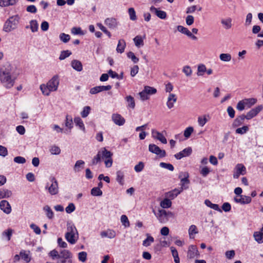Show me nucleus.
I'll list each match as a JSON object with an SVG mask.
<instances>
[{
  "mask_svg": "<svg viewBox=\"0 0 263 263\" xmlns=\"http://www.w3.org/2000/svg\"><path fill=\"white\" fill-rule=\"evenodd\" d=\"M127 57L130 59L134 63H137L138 62L139 59L135 56V54L133 52H128L127 54Z\"/></svg>",
  "mask_w": 263,
  "mask_h": 263,
  "instance_id": "6e6d98bb",
  "label": "nucleus"
},
{
  "mask_svg": "<svg viewBox=\"0 0 263 263\" xmlns=\"http://www.w3.org/2000/svg\"><path fill=\"white\" fill-rule=\"evenodd\" d=\"M20 18L18 15L10 17L4 24L3 30L6 32H9L17 28Z\"/></svg>",
  "mask_w": 263,
  "mask_h": 263,
  "instance_id": "20e7f679",
  "label": "nucleus"
},
{
  "mask_svg": "<svg viewBox=\"0 0 263 263\" xmlns=\"http://www.w3.org/2000/svg\"><path fill=\"white\" fill-rule=\"evenodd\" d=\"M91 194L94 196H99L102 195V192L99 187H93L91 190Z\"/></svg>",
  "mask_w": 263,
  "mask_h": 263,
  "instance_id": "c03bdc74",
  "label": "nucleus"
},
{
  "mask_svg": "<svg viewBox=\"0 0 263 263\" xmlns=\"http://www.w3.org/2000/svg\"><path fill=\"white\" fill-rule=\"evenodd\" d=\"M43 210L46 212V215L49 219H51L53 218V212L49 206L45 205L44 207Z\"/></svg>",
  "mask_w": 263,
  "mask_h": 263,
  "instance_id": "2f4dec72",
  "label": "nucleus"
},
{
  "mask_svg": "<svg viewBox=\"0 0 263 263\" xmlns=\"http://www.w3.org/2000/svg\"><path fill=\"white\" fill-rule=\"evenodd\" d=\"M49 255L53 259H54L55 258H60V253H59L55 249L49 252Z\"/></svg>",
  "mask_w": 263,
  "mask_h": 263,
  "instance_id": "603ef678",
  "label": "nucleus"
},
{
  "mask_svg": "<svg viewBox=\"0 0 263 263\" xmlns=\"http://www.w3.org/2000/svg\"><path fill=\"white\" fill-rule=\"evenodd\" d=\"M29 253V251H27L24 250L20 251L21 259L25 261L26 263H28L31 260V256Z\"/></svg>",
  "mask_w": 263,
  "mask_h": 263,
  "instance_id": "aec40b11",
  "label": "nucleus"
},
{
  "mask_svg": "<svg viewBox=\"0 0 263 263\" xmlns=\"http://www.w3.org/2000/svg\"><path fill=\"white\" fill-rule=\"evenodd\" d=\"M12 195V192L7 189L0 190V199L8 198Z\"/></svg>",
  "mask_w": 263,
  "mask_h": 263,
  "instance_id": "7c9ffc66",
  "label": "nucleus"
},
{
  "mask_svg": "<svg viewBox=\"0 0 263 263\" xmlns=\"http://www.w3.org/2000/svg\"><path fill=\"white\" fill-rule=\"evenodd\" d=\"M121 221L123 225H124L125 227L129 226V222L127 217L126 215H123L121 216Z\"/></svg>",
  "mask_w": 263,
  "mask_h": 263,
  "instance_id": "13d9d810",
  "label": "nucleus"
},
{
  "mask_svg": "<svg viewBox=\"0 0 263 263\" xmlns=\"http://www.w3.org/2000/svg\"><path fill=\"white\" fill-rule=\"evenodd\" d=\"M177 30L178 31L181 32L183 34H184L187 36L190 33V31L187 28L182 26L179 25L177 27Z\"/></svg>",
  "mask_w": 263,
  "mask_h": 263,
  "instance_id": "864d4df0",
  "label": "nucleus"
},
{
  "mask_svg": "<svg viewBox=\"0 0 263 263\" xmlns=\"http://www.w3.org/2000/svg\"><path fill=\"white\" fill-rule=\"evenodd\" d=\"M172 255L174 258V261L175 263H180V259L178 256V253L175 248L172 247L171 248Z\"/></svg>",
  "mask_w": 263,
  "mask_h": 263,
  "instance_id": "c9c22d12",
  "label": "nucleus"
},
{
  "mask_svg": "<svg viewBox=\"0 0 263 263\" xmlns=\"http://www.w3.org/2000/svg\"><path fill=\"white\" fill-rule=\"evenodd\" d=\"M90 110V107L89 106H85L84 107L83 111L81 112V114L83 118H85L87 117L89 115Z\"/></svg>",
  "mask_w": 263,
  "mask_h": 263,
  "instance_id": "052dcab7",
  "label": "nucleus"
},
{
  "mask_svg": "<svg viewBox=\"0 0 263 263\" xmlns=\"http://www.w3.org/2000/svg\"><path fill=\"white\" fill-rule=\"evenodd\" d=\"M59 84V77L58 76H54L48 81L46 85L44 84L41 85L40 89L44 95L48 96L51 91L57 90Z\"/></svg>",
  "mask_w": 263,
  "mask_h": 263,
  "instance_id": "f03ea898",
  "label": "nucleus"
},
{
  "mask_svg": "<svg viewBox=\"0 0 263 263\" xmlns=\"http://www.w3.org/2000/svg\"><path fill=\"white\" fill-rule=\"evenodd\" d=\"M126 46V43L123 39L119 40L118 41V44L117 45V47L116 49L118 53H122L124 52L125 48Z\"/></svg>",
  "mask_w": 263,
  "mask_h": 263,
  "instance_id": "393cba45",
  "label": "nucleus"
},
{
  "mask_svg": "<svg viewBox=\"0 0 263 263\" xmlns=\"http://www.w3.org/2000/svg\"><path fill=\"white\" fill-rule=\"evenodd\" d=\"M181 192L182 190L175 189L174 190L165 193V209L169 208L171 206V200L175 198Z\"/></svg>",
  "mask_w": 263,
  "mask_h": 263,
  "instance_id": "39448f33",
  "label": "nucleus"
},
{
  "mask_svg": "<svg viewBox=\"0 0 263 263\" xmlns=\"http://www.w3.org/2000/svg\"><path fill=\"white\" fill-rule=\"evenodd\" d=\"M221 22L226 29H229L232 27V19L231 18L222 19Z\"/></svg>",
  "mask_w": 263,
  "mask_h": 263,
  "instance_id": "473e14b6",
  "label": "nucleus"
},
{
  "mask_svg": "<svg viewBox=\"0 0 263 263\" xmlns=\"http://www.w3.org/2000/svg\"><path fill=\"white\" fill-rule=\"evenodd\" d=\"M117 181L121 184H124V173L121 171H118L117 172Z\"/></svg>",
  "mask_w": 263,
  "mask_h": 263,
  "instance_id": "e433bc0d",
  "label": "nucleus"
},
{
  "mask_svg": "<svg viewBox=\"0 0 263 263\" xmlns=\"http://www.w3.org/2000/svg\"><path fill=\"white\" fill-rule=\"evenodd\" d=\"M76 232H77V229L73 225L69 224L67 226V232L65 234V238L71 244L75 243L76 241L74 239Z\"/></svg>",
  "mask_w": 263,
  "mask_h": 263,
  "instance_id": "0eeeda50",
  "label": "nucleus"
},
{
  "mask_svg": "<svg viewBox=\"0 0 263 263\" xmlns=\"http://www.w3.org/2000/svg\"><path fill=\"white\" fill-rule=\"evenodd\" d=\"M177 97L175 94L170 93L167 98L166 102L167 106L171 109L174 107V103L177 101Z\"/></svg>",
  "mask_w": 263,
  "mask_h": 263,
  "instance_id": "dca6fc26",
  "label": "nucleus"
},
{
  "mask_svg": "<svg viewBox=\"0 0 263 263\" xmlns=\"http://www.w3.org/2000/svg\"><path fill=\"white\" fill-rule=\"evenodd\" d=\"M100 235L102 237H107L109 238H113L116 236V232L113 230H108L101 232Z\"/></svg>",
  "mask_w": 263,
  "mask_h": 263,
  "instance_id": "b1692460",
  "label": "nucleus"
},
{
  "mask_svg": "<svg viewBox=\"0 0 263 263\" xmlns=\"http://www.w3.org/2000/svg\"><path fill=\"white\" fill-rule=\"evenodd\" d=\"M262 109V105H258V106L250 110L248 112H247L246 115H245V117L246 119L250 120L255 117Z\"/></svg>",
  "mask_w": 263,
  "mask_h": 263,
  "instance_id": "9b49d317",
  "label": "nucleus"
},
{
  "mask_svg": "<svg viewBox=\"0 0 263 263\" xmlns=\"http://www.w3.org/2000/svg\"><path fill=\"white\" fill-rule=\"evenodd\" d=\"M246 118L245 117V115H241L240 116H238L233 121L232 124V126L233 127H237L241 125H242Z\"/></svg>",
  "mask_w": 263,
  "mask_h": 263,
  "instance_id": "6ab92c4d",
  "label": "nucleus"
},
{
  "mask_svg": "<svg viewBox=\"0 0 263 263\" xmlns=\"http://www.w3.org/2000/svg\"><path fill=\"white\" fill-rule=\"evenodd\" d=\"M152 134L154 138L159 140L162 143H164V137L161 133L156 130H153Z\"/></svg>",
  "mask_w": 263,
  "mask_h": 263,
  "instance_id": "bb28decb",
  "label": "nucleus"
},
{
  "mask_svg": "<svg viewBox=\"0 0 263 263\" xmlns=\"http://www.w3.org/2000/svg\"><path fill=\"white\" fill-rule=\"evenodd\" d=\"M71 54V52L69 50H64L61 52L59 59L60 60H63L66 58L68 57L70 54Z\"/></svg>",
  "mask_w": 263,
  "mask_h": 263,
  "instance_id": "5fc2aeb1",
  "label": "nucleus"
},
{
  "mask_svg": "<svg viewBox=\"0 0 263 263\" xmlns=\"http://www.w3.org/2000/svg\"><path fill=\"white\" fill-rule=\"evenodd\" d=\"M234 201L236 203H240L241 204H248L252 201V199L249 196L241 195L240 198H234Z\"/></svg>",
  "mask_w": 263,
  "mask_h": 263,
  "instance_id": "f3484780",
  "label": "nucleus"
},
{
  "mask_svg": "<svg viewBox=\"0 0 263 263\" xmlns=\"http://www.w3.org/2000/svg\"><path fill=\"white\" fill-rule=\"evenodd\" d=\"M246 106L250 108L257 102V99L255 98H249L243 99Z\"/></svg>",
  "mask_w": 263,
  "mask_h": 263,
  "instance_id": "f704fd0d",
  "label": "nucleus"
},
{
  "mask_svg": "<svg viewBox=\"0 0 263 263\" xmlns=\"http://www.w3.org/2000/svg\"><path fill=\"white\" fill-rule=\"evenodd\" d=\"M205 204L211 208V209H213L216 211H219L221 212V210L219 208V205L217 204H214L212 203L209 200L206 199L204 201Z\"/></svg>",
  "mask_w": 263,
  "mask_h": 263,
  "instance_id": "c85d7f7f",
  "label": "nucleus"
},
{
  "mask_svg": "<svg viewBox=\"0 0 263 263\" xmlns=\"http://www.w3.org/2000/svg\"><path fill=\"white\" fill-rule=\"evenodd\" d=\"M75 206L73 203H70L66 208L65 211L67 213H71L75 210Z\"/></svg>",
  "mask_w": 263,
  "mask_h": 263,
  "instance_id": "69168bd1",
  "label": "nucleus"
},
{
  "mask_svg": "<svg viewBox=\"0 0 263 263\" xmlns=\"http://www.w3.org/2000/svg\"><path fill=\"white\" fill-rule=\"evenodd\" d=\"M72 254L67 250H63L60 252V258L58 263H72Z\"/></svg>",
  "mask_w": 263,
  "mask_h": 263,
  "instance_id": "6e6552de",
  "label": "nucleus"
},
{
  "mask_svg": "<svg viewBox=\"0 0 263 263\" xmlns=\"http://www.w3.org/2000/svg\"><path fill=\"white\" fill-rule=\"evenodd\" d=\"M197 229L196 226L195 225H192L190 226L189 229V233L190 235V237L191 238H194V237L193 236V235L196 234L198 233Z\"/></svg>",
  "mask_w": 263,
  "mask_h": 263,
  "instance_id": "ea45409f",
  "label": "nucleus"
},
{
  "mask_svg": "<svg viewBox=\"0 0 263 263\" xmlns=\"http://www.w3.org/2000/svg\"><path fill=\"white\" fill-rule=\"evenodd\" d=\"M14 161L17 163L24 164L26 162V159L23 157L17 156L14 158Z\"/></svg>",
  "mask_w": 263,
  "mask_h": 263,
  "instance_id": "0e129e2a",
  "label": "nucleus"
},
{
  "mask_svg": "<svg viewBox=\"0 0 263 263\" xmlns=\"http://www.w3.org/2000/svg\"><path fill=\"white\" fill-rule=\"evenodd\" d=\"M148 150L150 152L157 155L160 158L164 157V151L161 150L157 145L154 144L149 145Z\"/></svg>",
  "mask_w": 263,
  "mask_h": 263,
  "instance_id": "9d476101",
  "label": "nucleus"
},
{
  "mask_svg": "<svg viewBox=\"0 0 263 263\" xmlns=\"http://www.w3.org/2000/svg\"><path fill=\"white\" fill-rule=\"evenodd\" d=\"M17 2V0H0V6L2 7L13 6Z\"/></svg>",
  "mask_w": 263,
  "mask_h": 263,
  "instance_id": "a878e982",
  "label": "nucleus"
},
{
  "mask_svg": "<svg viewBox=\"0 0 263 263\" xmlns=\"http://www.w3.org/2000/svg\"><path fill=\"white\" fill-rule=\"evenodd\" d=\"M30 25L32 32H34L37 31L38 24L36 20H31L30 22Z\"/></svg>",
  "mask_w": 263,
  "mask_h": 263,
  "instance_id": "49530a36",
  "label": "nucleus"
},
{
  "mask_svg": "<svg viewBox=\"0 0 263 263\" xmlns=\"http://www.w3.org/2000/svg\"><path fill=\"white\" fill-rule=\"evenodd\" d=\"M208 121V120L205 115L203 116H199L198 118V122L201 126H203Z\"/></svg>",
  "mask_w": 263,
  "mask_h": 263,
  "instance_id": "3c124183",
  "label": "nucleus"
},
{
  "mask_svg": "<svg viewBox=\"0 0 263 263\" xmlns=\"http://www.w3.org/2000/svg\"><path fill=\"white\" fill-rule=\"evenodd\" d=\"M189 175L187 172H181L179 175V178L180 179L181 186V187L179 190L186 189L189 187V184L190 183V180L189 179Z\"/></svg>",
  "mask_w": 263,
  "mask_h": 263,
  "instance_id": "1a4fd4ad",
  "label": "nucleus"
},
{
  "mask_svg": "<svg viewBox=\"0 0 263 263\" xmlns=\"http://www.w3.org/2000/svg\"><path fill=\"white\" fill-rule=\"evenodd\" d=\"M50 181L51 183H47L45 188L48 190L50 195H57L59 193L58 182L54 177L50 178Z\"/></svg>",
  "mask_w": 263,
  "mask_h": 263,
  "instance_id": "423d86ee",
  "label": "nucleus"
},
{
  "mask_svg": "<svg viewBox=\"0 0 263 263\" xmlns=\"http://www.w3.org/2000/svg\"><path fill=\"white\" fill-rule=\"evenodd\" d=\"M199 256V253L197 247L195 245L190 246L187 251V257L189 259H193Z\"/></svg>",
  "mask_w": 263,
  "mask_h": 263,
  "instance_id": "f8f14e48",
  "label": "nucleus"
},
{
  "mask_svg": "<svg viewBox=\"0 0 263 263\" xmlns=\"http://www.w3.org/2000/svg\"><path fill=\"white\" fill-rule=\"evenodd\" d=\"M255 240L259 243L263 242V224L259 231L255 232L253 234Z\"/></svg>",
  "mask_w": 263,
  "mask_h": 263,
  "instance_id": "a211bd4d",
  "label": "nucleus"
},
{
  "mask_svg": "<svg viewBox=\"0 0 263 263\" xmlns=\"http://www.w3.org/2000/svg\"><path fill=\"white\" fill-rule=\"evenodd\" d=\"M236 171L241 175H245L246 173V168L242 164H238L236 166Z\"/></svg>",
  "mask_w": 263,
  "mask_h": 263,
  "instance_id": "79ce46f5",
  "label": "nucleus"
},
{
  "mask_svg": "<svg viewBox=\"0 0 263 263\" xmlns=\"http://www.w3.org/2000/svg\"><path fill=\"white\" fill-rule=\"evenodd\" d=\"M128 13L129 14L130 20L134 21L137 19L136 12L133 8H130L128 9Z\"/></svg>",
  "mask_w": 263,
  "mask_h": 263,
  "instance_id": "680f3d73",
  "label": "nucleus"
},
{
  "mask_svg": "<svg viewBox=\"0 0 263 263\" xmlns=\"http://www.w3.org/2000/svg\"><path fill=\"white\" fill-rule=\"evenodd\" d=\"M192 153V149L191 147L185 148L183 151L177 153L175 155V157L177 159H181V158L189 156Z\"/></svg>",
  "mask_w": 263,
  "mask_h": 263,
  "instance_id": "ddd939ff",
  "label": "nucleus"
},
{
  "mask_svg": "<svg viewBox=\"0 0 263 263\" xmlns=\"http://www.w3.org/2000/svg\"><path fill=\"white\" fill-rule=\"evenodd\" d=\"M112 120L116 124L119 126L123 125L125 122L124 118L118 114H114L112 115Z\"/></svg>",
  "mask_w": 263,
  "mask_h": 263,
  "instance_id": "4468645a",
  "label": "nucleus"
},
{
  "mask_svg": "<svg viewBox=\"0 0 263 263\" xmlns=\"http://www.w3.org/2000/svg\"><path fill=\"white\" fill-rule=\"evenodd\" d=\"M15 79L11 77L9 70L2 67L0 69V81L3 85L7 88H10L14 84Z\"/></svg>",
  "mask_w": 263,
  "mask_h": 263,
  "instance_id": "7ed1b4c3",
  "label": "nucleus"
},
{
  "mask_svg": "<svg viewBox=\"0 0 263 263\" xmlns=\"http://www.w3.org/2000/svg\"><path fill=\"white\" fill-rule=\"evenodd\" d=\"M183 72L189 77L192 74V70L189 66H185L183 67Z\"/></svg>",
  "mask_w": 263,
  "mask_h": 263,
  "instance_id": "338daca9",
  "label": "nucleus"
},
{
  "mask_svg": "<svg viewBox=\"0 0 263 263\" xmlns=\"http://www.w3.org/2000/svg\"><path fill=\"white\" fill-rule=\"evenodd\" d=\"M50 152L52 155H59L61 153V149L56 145H53L51 147Z\"/></svg>",
  "mask_w": 263,
  "mask_h": 263,
  "instance_id": "8fccbe9b",
  "label": "nucleus"
},
{
  "mask_svg": "<svg viewBox=\"0 0 263 263\" xmlns=\"http://www.w3.org/2000/svg\"><path fill=\"white\" fill-rule=\"evenodd\" d=\"M59 37L60 40L65 43H67L70 39V35L64 33H61Z\"/></svg>",
  "mask_w": 263,
  "mask_h": 263,
  "instance_id": "de8ad7c7",
  "label": "nucleus"
},
{
  "mask_svg": "<svg viewBox=\"0 0 263 263\" xmlns=\"http://www.w3.org/2000/svg\"><path fill=\"white\" fill-rule=\"evenodd\" d=\"M220 59L224 62H229L231 60V55L229 53H221L219 55Z\"/></svg>",
  "mask_w": 263,
  "mask_h": 263,
  "instance_id": "a19ab883",
  "label": "nucleus"
},
{
  "mask_svg": "<svg viewBox=\"0 0 263 263\" xmlns=\"http://www.w3.org/2000/svg\"><path fill=\"white\" fill-rule=\"evenodd\" d=\"M249 130L248 126H243L242 127L238 128L236 129V133L238 134H244Z\"/></svg>",
  "mask_w": 263,
  "mask_h": 263,
  "instance_id": "a18cd8bd",
  "label": "nucleus"
},
{
  "mask_svg": "<svg viewBox=\"0 0 263 263\" xmlns=\"http://www.w3.org/2000/svg\"><path fill=\"white\" fill-rule=\"evenodd\" d=\"M206 68L204 64H199L198 66L197 75L201 76L203 75V73L206 72Z\"/></svg>",
  "mask_w": 263,
  "mask_h": 263,
  "instance_id": "37998d69",
  "label": "nucleus"
},
{
  "mask_svg": "<svg viewBox=\"0 0 263 263\" xmlns=\"http://www.w3.org/2000/svg\"><path fill=\"white\" fill-rule=\"evenodd\" d=\"M150 10L152 12H154L156 14V15L160 18L164 19V12L162 11L159 10L158 9L155 7L152 6L150 8Z\"/></svg>",
  "mask_w": 263,
  "mask_h": 263,
  "instance_id": "c756f323",
  "label": "nucleus"
},
{
  "mask_svg": "<svg viewBox=\"0 0 263 263\" xmlns=\"http://www.w3.org/2000/svg\"><path fill=\"white\" fill-rule=\"evenodd\" d=\"M105 24L110 28H115L117 26V22L115 18H107L105 21Z\"/></svg>",
  "mask_w": 263,
  "mask_h": 263,
  "instance_id": "5701e85b",
  "label": "nucleus"
},
{
  "mask_svg": "<svg viewBox=\"0 0 263 263\" xmlns=\"http://www.w3.org/2000/svg\"><path fill=\"white\" fill-rule=\"evenodd\" d=\"M74 121L76 125L78 126L79 128L83 130H85V126L82 119L80 117H76L74 119Z\"/></svg>",
  "mask_w": 263,
  "mask_h": 263,
  "instance_id": "58836bf2",
  "label": "nucleus"
},
{
  "mask_svg": "<svg viewBox=\"0 0 263 263\" xmlns=\"http://www.w3.org/2000/svg\"><path fill=\"white\" fill-rule=\"evenodd\" d=\"M194 129L192 127H189L185 129L184 132V136L188 138L190 137L192 133L193 132Z\"/></svg>",
  "mask_w": 263,
  "mask_h": 263,
  "instance_id": "bf43d9fd",
  "label": "nucleus"
},
{
  "mask_svg": "<svg viewBox=\"0 0 263 263\" xmlns=\"http://www.w3.org/2000/svg\"><path fill=\"white\" fill-rule=\"evenodd\" d=\"M0 209L5 213L9 214L11 211V208L7 200H2L0 202Z\"/></svg>",
  "mask_w": 263,
  "mask_h": 263,
  "instance_id": "2eb2a0df",
  "label": "nucleus"
},
{
  "mask_svg": "<svg viewBox=\"0 0 263 263\" xmlns=\"http://www.w3.org/2000/svg\"><path fill=\"white\" fill-rule=\"evenodd\" d=\"M153 212L158 218L159 220L161 222H163L164 219V210H160L159 208L157 210L155 209L153 210Z\"/></svg>",
  "mask_w": 263,
  "mask_h": 263,
  "instance_id": "412c9836",
  "label": "nucleus"
},
{
  "mask_svg": "<svg viewBox=\"0 0 263 263\" xmlns=\"http://www.w3.org/2000/svg\"><path fill=\"white\" fill-rule=\"evenodd\" d=\"M144 163L142 162H140L139 163L135 165L134 169L136 172H140L142 171L144 168Z\"/></svg>",
  "mask_w": 263,
  "mask_h": 263,
  "instance_id": "774afa93",
  "label": "nucleus"
},
{
  "mask_svg": "<svg viewBox=\"0 0 263 263\" xmlns=\"http://www.w3.org/2000/svg\"><path fill=\"white\" fill-rule=\"evenodd\" d=\"M246 106L245 102L243 100H242L238 102L236 106V108L239 111H242L245 108Z\"/></svg>",
  "mask_w": 263,
  "mask_h": 263,
  "instance_id": "e2e57ef3",
  "label": "nucleus"
},
{
  "mask_svg": "<svg viewBox=\"0 0 263 263\" xmlns=\"http://www.w3.org/2000/svg\"><path fill=\"white\" fill-rule=\"evenodd\" d=\"M143 90L148 95V96L155 94L157 91L156 89L155 88L148 86H145Z\"/></svg>",
  "mask_w": 263,
  "mask_h": 263,
  "instance_id": "09e8293b",
  "label": "nucleus"
},
{
  "mask_svg": "<svg viewBox=\"0 0 263 263\" xmlns=\"http://www.w3.org/2000/svg\"><path fill=\"white\" fill-rule=\"evenodd\" d=\"M85 162L83 160H78L73 167V170L76 172H80L81 169L80 168H83V165L84 164Z\"/></svg>",
  "mask_w": 263,
  "mask_h": 263,
  "instance_id": "4c0bfd02",
  "label": "nucleus"
},
{
  "mask_svg": "<svg viewBox=\"0 0 263 263\" xmlns=\"http://www.w3.org/2000/svg\"><path fill=\"white\" fill-rule=\"evenodd\" d=\"M71 65L72 67L78 71H81L83 69L82 63L79 60H72L71 61Z\"/></svg>",
  "mask_w": 263,
  "mask_h": 263,
  "instance_id": "4be33fe9",
  "label": "nucleus"
},
{
  "mask_svg": "<svg viewBox=\"0 0 263 263\" xmlns=\"http://www.w3.org/2000/svg\"><path fill=\"white\" fill-rule=\"evenodd\" d=\"M147 238L143 240L142 245L144 247H148L154 241V238L148 234H146Z\"/></svg>",
  "mask_w": 263,
  "mask_h": 263,
  "instance_id": "72a5a7b5",
  "label": "nucleus"
},
{
  "mask_svg": "<svg viewBox=\"0 0 263 263\" xmlns=\"http://www.w3.org/2000/svg\"><path fill=\"white\" fill-rule=\"evenodd\" d=\"M125 100L128 103L127 107L128 108L134 109L135 107L134 98L131 96H128L125 98Z\"/></svg>",
  "mask_w": 263,
  "mask_h": 263,
  "instance_id": "cd10ccee",
  "label": "nucleus"
},
{
  "mask_svg": "<svg viewBox=\"0 0 263 263\" xmlns=\"http://www.w3.org/2000/svg\"><path fill=\"white\" fill-rule=\"evenodd\" d=\"M112 154L105 148H102L92 160V165H96L101 161V159H105V164L106 167H110L112 164L111 156Z\"/></svg>",
  "mask_w": 263,
  "mask_h": 263,
  "instance_id": "f257e3e1",
  "label": "nucleus"
},
{
  "mask_svg": "<svg viewBox=\"0 0 263 263\" xmlns=\"http://www.w3.org/2000/svg\"><path fill=\"white\" fill-rule=\"evenodd\" d=\"M134 41L135 42V45L137 47H139L141 45H143V40L142 39L141 37L140 36H138V35L136 36L134 39Z\"/></svg>",
  "mask_w": 263,
  "mask_h": 263,
  "instance_id": "4d7b16f0",
  "label": "nucleus"
}]
</instances>
